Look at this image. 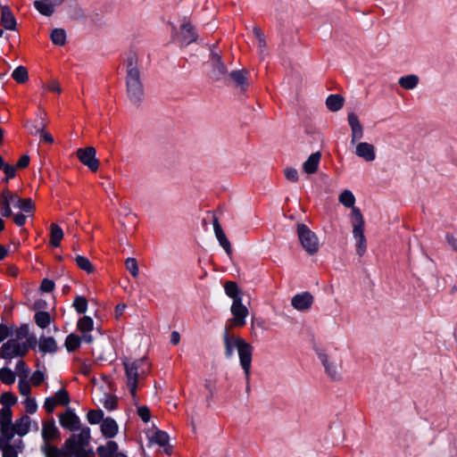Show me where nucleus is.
<instances>
[{
  "mask_svg": "<svg viewBox=\"0 0 457 457\" xmlns=\"http://www.w3.org/2000/svg\"><path fill=\"white\" fill-rule=\"evenodd\" d=\"M54 399L57 404L62 406H67L71 402L69 392L64 388H61L55 393Z\"/></svg>",
  "mask_w": 457,
  "mask_h": 457,
  "instance_id": "de8ad7c7",
  "label": "nucleus"
},
{
  "mask_svg": "<svg viewBox=\"0 0 457 457\" xmlns=\"http://www.w3.org/2000/svg\"><path fill=\"white\" fill-rule=\"evenodd\" d=\"M119 450V445L115 441L109 440L106 445H100L96 448V453L100 457H113Z\"/></svg>",
  "mask_w": 457,
  "mask_h": 457,
  "instance_id": "a878e982",
  "label": "nucleus"
},
{
  "mask_svg": "<svg viewBox=\"0 0 457 457\" xmlns=\"http://www.w3.org/2000/svg\"><path fill=\"white\" fill-rule=\"evenodd\" d=\"M230 311L234 317L235 326L244 327L246 322L245 318L248 315V309L243 304L242 299L233 301Z\"/></svg>",
  "mask_w": 457,
  "mask_h": 457,
  "instance_id": "9b49d317",
  "label": "nucleus"
},
{
  "mask_svg": "<svg viewBox=\"0 0 457 457\" xmlns=\"http://www.w3.org/2000/svg\"><path fill=\"white\" fill-rule=\"evenodd\" d=\"M137 415L140 417L143 422H148L151 419V412L149 407L146 405L138 406Z\"/></svg>",
  "mask_w": 457,
  "mask_h": 457,
  "instance_id": "5fc2aeb1",
  "label": "nucleus"
},
{
  "mask_svg": "<svg viewBox=\"0 0 457 457\" xmlns=\"http://www.w3.org/2000/svg\"><path fill=\"white\" fill-rule=\"evenodd\" d=\"M81 342L82 338L79 335L71 333L66 337L64 345L69 353H73L80 347Z\"/></svg>",
  "mask_w": 457,
  "mask_h": 457,
  "instance_id": "7c9ffc66",
  "label": "nucleus"
},
{
  "mask_svg": "<svg viewBox=\"0 0 457 457\" xmlns=\"http://www.w3.org/2000/svg\"><path fill=\"white\" fill-rule=\"evenodd\" d=\"M50 38L54 45L62 46L66 43V32L63 29H54L50 34Z\"/></svg>",
  "mask_w": 457,
  "mask_h": 457,
  "instance_id": "c9c22d12",
  "label": "nucleus"
},
{
  "mask_svg": "<svg viewBox=\"0 0 457 457\" xmlns=\"http://www.w3.org/2000/svg\"><path fill=\"white\" fill-rule=\"evenodd\" d=\"M136 364L137 362H129L128 360L123 361L127 377V385L133 400H136L137 398L138 378L139 376L142 375L139 369L137 368Z\"/></svg>",
  "mask_w": 457,
  "mask_h": 457,
  "instance_id": "0eeeda50",
  "label": "nucleus"
},
{
  "mask_svg": "<svg viewBox=\"0 0 457 457\" xmlns=\"http://www.w3.org/2000/svg\"><path fill=\"white\" fill-rule=\"evenodd\" d=\"M94 455H95V453H94L93 449L86 450L85 447H78L74 451L72 456H74V457H94Z\"/></svg>",
  "mask_w": 457,
  "mask_h": 457,
  "instance_id": "052dcab7",
  "label": "nucleus"
},
{
  "mask_svg": "<svg viewBox=\"0 0 457 457\" xmlns=\"http://www.w3.org/2000/svg\"><path fill=\"white\" fill-rule=\"evenodd\" d=\"M94 328V320L89 316H83L78 320L77 328L81 333L90 332Z\"/></svg>",
  "mask_w": 457,
  "mask_h": 457,
  "instance_id": "58836bf2",
  "label": "nucleus"
},
{
  "mask_svg": "<svg viewBox=\"0 0 457 457\" xmlns=\"http://www.w3.org/2000/svg\"><path fill=\"white\" fill-rule=\"evenodd\" d=\"M170 436L163 430L157 429L151 438V441L160 446H165L169 443Z\"/></svg>",
  "mask_w": 457,
  "mask_h": 457,
  "instance_id": "a19ab883",
  "label": "nucleus"
},
{
  "mask_svg": "<svg viewBox=\"0 0 457 457\" xmlns=\"http://www.w3.org/2000/svg\"><path fill=\"white\" fill-rule=\"evenodd\" d=\"M42 451L46 457H72L73 455V451H71V447L66 446V441L61 449L49 443H45L42 446Z\"/></svg>",
  "mask_w": 457,
  "mask_h": 457,
  "instance_id": "f8f14e48",
  "label": "nucleus"
},
{
  "mask_svg": "<svg viewBox=\"0 0 457 457\" xmlns=\"http://www.w3.org/2000/svg\"><path fill=\"white\" fill-rule=\"evenodd\" d=\"M16 371L21 378L26 379L30 370L26 362L20 360L16 363Z\"/></svg>",
  "mask_w": 457,
  "mask_h": 457,
  "instance_id": "864d4df0",
  "label": "nucleus"
},
{
  "mask_svg": "<svg viewBox=\"0 0 457 457\" xmlns=\"http://www.w3.org/2000/svg\"><path fill=\"white\" fill-rule=\"evenodd\" d=\"M104 407L108 411L116 410L118 407V397L114 395H105L103 402Z\"/></svg>",
  "mask_w": 457,
  "mask_h": 457,
  "instance_id": "8fccbe9b",
  "label": "nucleus"
},
{
  "mask_svg": "<svg viewBox=\"0 0 457 457\" xmlns=\"http://www.w3.org/2000/svg\"><path fill=\"white\" fill-rule=\"evenodd\" d=\"M24 127L29 134L37 136L46 128V123L42 114L40 113L34 121L27 120Z\"/></svg>",
  "mask_w": 457,
  "mask_h": 457,
  "instance_id": "393cba45",
  "label": "nucleus"
},
{
  "mask_svg": "<svg viewBox=\"0 0 457 457\" xmlns=\"http://www.w3.org/2000/svg\"><path fill=\"white\" fill-rule=\"evenodd\" d=\"M12 409L2 408L0 410V425H12Z\"/></svg>",
  "mask_w": 457,
  "mask_h": 457,
  "instance_id": "3c124183",
  "label": "nucleus"
},
{
  "mask_svg": "<svg viewBox=\"0 0 457 457\" xmlns=\"http://www.w3.org/2000/svg\"><path fill=\"white\" fill-rule=\"evenodd\" d=\"M339 202L345 207L352 208V210L355 207V197L350 190L346 189L340 194Z\"/></svg>",
  "mask_w": 457,
  "mask_h": 457,
  "instance_id": "c03bdc74",
  "label": "nucleus"
},
{
  "mask_svg": "<svg viewBox=\"0 0 457 457\" xmlns=\"http://www.w3.org/2000/svg\"><path fill=\"white\" fill-rule=\"evenodd\" d=\"M345 98L338 94H331L326 99V106L331 112H337L344 106Z\"/></svg>",
  "mask_w": 457,
  "mask_h": 457,
  "instance_id": "bb28decb",
  "label": "nucleus"
},
{
  "mask_svg": "<svg viewBox=\"0 0 457 457\" xmlns=\"http://www.w3.org/2000/svg\"><path fill=\"white\" fill-rule=\"evenodd\" d=\"M13 426L15 428L16 434L20 436H24L29 431L30 418L28 415H23L19 420H16Z\"/></svg>",
  "mask_w": 457,
  "mask_h": 457,
  "instance_id": "cd10ccee",
  "label": "nucleus"
},
{
  "mask_svg": "<svg viewBox=\"0 0 457 457\" xmlns=\"http://www.w3.org/2000/svg\"><path fill=\"white\" fill-rule=\"evenodd\" d=\"M212 78L215 80H220L221 78L227 73L228 70L222 60L212 62Z\"/></svg>",
  "mask_w": 457,
  "mask_h": 457,
  "instance_id": "72a5a7b5",
  "label": "nucleus"
},
{
  "mask_svg": "<svg viewBox=\"0 0 457 457\" xmlns=\"http://www.w3.org/2000/svg\"><path fill=\"white\" fill-rule=\"evenodd\" d=\"M12 78L19 84H23L29 80L28 70L24 66H18L12 73Z\"/></svg>",
  "mask_w": 457,
  "mask_h": 457,
  "instance_id": "e433bc0d",
  "label": "nucleus"
},
{
  "mask_svg": "<svg viewBox=\"0 0 457 457\" xmlns=\"http://www.w3.org/2000/svg\"><path fill=\"white\" fill-rule=\"evenodd\" d=\"M101 432L105 438H113L119 432L116 420L111 417L105 418L101 424Z\"/></svg>",
  "mask_w": 457,
  "mask_h": 457,
  "instance_id": "aec40b11",
  "label": "nucleus"
},
{
  "mask_svg": "<svg viewBox=\"0 0 457 457\" xmlns=\"http://www.w3.org/2000/svg\"><path fill=\"white\" fill-rule=\"evenodd\" d=\"M229 329V327L225 326L222 335L225 358L231 359L234 355V350L237 349L240 366L244 370L245 379L248 380L250 379L253 347L244 338L230 335Z\"/></svg>",
  "mask_w": 457,
  "mask_h": 457,
  "instance_id": "f257e3e1",
  "label": "nucleus"
},
{
  "mask_svg": "<svg viewBox=\"0 0 457 457\" xmlns=\"http://www.w3.org/2000/svg\"><path fill=\"white\" fill-rule=\"evenodd\" d=\"M318 357L325 368V371L328 377L333 380H337L340 378L337 367L333 362L328 361V356L322 351H317Z\"/></svg>",
  "mask_w": 457,
  "mask_h": 457,
  "instance_id": "412c9836",
  "label": "nucleus"
},
{
  "mask_svg": "<svg viewBox=\"0 0 457 457\" xmlns=\"http://www.w3.org/2000/svg\"><path fill=\"white\" fill-rule=\"evenodd\" d=\"M35 323L40 328H46L49 327L52 318L48 312L38 311L34 315Z\"/></svg>",
  "mask_w": 457,
  "mask_h": 457,
  "instance_id": "2f4dec72",
  "label": "nucleus"
},
{
  "mask_svg": "<svg viewBox=\"0 0 457 457\" xmlns=\"http://www.w3.org/2000/svg\"><path fill=\"white\" fill-rule=\"evenodd\" d=\"M63 237V231L62 228L55 224L52 223L50 225V245L53 247H58L60 246L61 240Z\"/></svg>",
  "mask_w": 457,
  "mask_h": 457,
  "instance_id": "c756f323",
  "label": "nucleus"
},
{
  "mask_svg": "<svg viewBox=\"0 0 457 457\" xmlns=\"http://www.w3.org/2000/svg\"><path fill=\"white\" fill-rule=\"evenodd\" d=\"M104 413L101 409L89 410L87 414V419L91 425H96L100 422H103V420L105 419L104 418Z\"/></svg>",
  "mask_w": 457,
  "mask_h": 457,
  "instance_id": "79ce46f5",
  "label": "nucleus"
},
{
  "mask_svg": "<svg viewBox=\"0 0 457 457\" xmlns=\"http://www.w3.org/2000/svg\"><path fill=\"white\" fill-rule=\"evenodd\" d=\"M42 437L45 443H49L51 440H60L61 432L55 426V421L51 419L48 421L43 422L42 425Z\"/></svg>",
  "mask_w": 457,
  "mask_h": 457,
  "instance_id": "2eb2a0df",
  "label": "nucleus"
},
{
  "mask_svg": "<svg viewBox=\"0 0 457 457\" xmlns=\"http://www.w3.org/2000/svg\"><path fill=\"white\" fill-rule=\"evenodd\" d=\"M419 77L414 74L406 75L399 79L398 84L401 87L411 90L415 88L419 84Z\"/></svg>",
  "mask_w": 457,
  "mask_h": 457,
  "instance_id": "473e14b6",
  "label": "nucleus"
},
{
  "mask_svg": "<svg viewBox=\"0 0 457 457\" xmlns=\"http://www.w3.org/2000/svg\"><path fill=\"white\" fill-rule=\"evenodd\" d=\"M3 457H18V450L13 445H8L6 449L2 450Z\"/></svg>",
  "mask_w": 457,
  "mask_h": 457,
  "instance_id": "774afa93",
  "label": "nucleus"
},
{
  "mask_svg": "<svg viewBox=\"0 0 457 457\" xmlns=\"http://www.w3.org/2000/svg\"><path fill=\"white\" fill-rule=\"evenodd\" d=\"M355 154L366 162H372L376 158L374 145L366 142H361L356 145Z\"/></svg>",
  "mask_w": 457,
  "mask_h": 457,
  "instance_id": "6ab92c4d",
  "label": "nucleus"
},
{
  "mask_svg": "<svg viewBox=\"0 0 457 457\" xmlns=\"http://www.w3.org/2000/svg\"><path fill=\"white\" fill-rule=\"evenodd\" d=\"M297 235L303 248L311 255L319 251V240L314 232H312L305 224H297Z\"/></svg>",
  "mask_w": 457,
  "mask_h": 457,
  "instance_id": "20e7f679",
  "label": "nucleus"
},
{
  "mask_svg": "<svg viewBox=\"0 0 457 457\" xmlns=\"http://www.w3.org/2000/svg\"><path fill=\"white\" fill-rule=\"evenodd\" d=\"M126 87L129 100L139 105L144 96V87L141 80V72L137 65V54L131 53L126 61Z\"/></svg>",
  "mask_w": 457,
  "mask_h": 457,
  "instance_id": "f03ea898",
  "label": "nucleus"
},
{
  "mask_svg": "<svg viewBox=\"0 0 457 457\" xmlns=\"http://www.w3.org/2000/svg\"><path fill=\"white\" fill-rule=\"evenodd\" d=\"M353 234L356 239V253L362 256L366 252V237L364 236V220L361 210L353 207L352 213Z\"/></svg>",
  "mask_w": 457,
  "mask_h": 457,
  "instance_id": "7ed1b4c3",
  "label": "nucleus"
},
{
  "mask_svg": "<svg viewBox=\"0 0 457 457\" xmlns=\"http://www.w3.org/2000/svg\"><path fill=\"white\" fill-rule=\"evenodd\" d=\"M54 289V282L49 278H44L40 285V290L45 293H51Z\"/></svg>",
  "mask_w": 457,
  "mask_h": 457,
  "instance_id": "e2e57ef3",
  "label": "nucleus"
},
{
  "mask_svg": "<svg viewBox=\"0 0 457 457\" xmlns=\"http://www.w3.org/2000/svg\"><path fill=\"white\" fill-rule=\"evenodd\" d=\"M12 334V328L3 323L0 324V343Z\"/></svg>",
  "mask_w": 457,
  "mask_h": 457,
  "instance_id": "69168bd1",
  "label": "nucleus"
},
{
  "mask_svg": "<svg viewBox=\"0 0 457 457\" xmlns=\"http://www.w3.org/2000/svg\"><path fill=\"white\" fill-rule=\"evenodd\" d=\"M15 373L7 367L0 369V380L5 385H12L15 382Z\"/></svg>",
  "mask_w": 457,
  "mask_h": 457,
  "instance_id": "37998d69",
  "label": "nucleus"
},
{
  "mask_svg": "<svg viewBox=\"0 0 457 457\" xmlns=\"http://www.w3.org/2000/svg\"><path fill=\"white\" fill-rule=\"evenodd\" d=\"M347 120L352 130L351 144L353 145L363 137V127L354 112L348 113Z\"/></svg>",
  "mask_w": 457,
  "mask_h": 457,
  "instance_id": "4468645a",
  "label": "nucleus"
},
{
  "mask_svg": "<svg viewBox=\"0 0 457 457\" xmlns=\"http://www.w3.org/2000/svg\"><path fill=\"white\" fill-rule=\"evenodd\" d=\"M126 269L129 271L132 277L137 278L138 276V265L135 258L129 257L125 261Z\"/></svg>",
  "mask_w": 457,
  "mask_h": 457,
  "instance_id": "09e8293b",
  "label": "nucleus"
},
{
  "mask_svg": "<svg viewBox=\"0 0 457 457\" xmlns=\"http://www.w3.org/2000/svg\"><path fill=\"white\" fill-rule=\"evenodd\" d=\"M45 380V374L40 370H36L31 376V383L34 386H40Z\"/></svg>",
  "mask_w": 457,
  "mask_h": 457,
  "instance_id": "680f3d73",
  "label": "nucleus"
},
{
  "mask_svg": "<svg viewBox=\"0 0 457 457\" xmlns=\"http://www.w3.org/2000/svg\"><path fill=\"white\" fill-rule=\"evenodd\" d=\"M0 24L7 30L17 29V21L13 12L8 5L1 7V20Z\"/></svg>",
  "mask_w": 457,
  "mask_h": 457,
  "instance_id": "f3484780",
  "label": "nucleus"
},
{
  "mask_svg": "<svg viewBox=\"0 0 457 457\" xmlns=\"http://www.w3.org/2000/svg\"><path fill=\"white\" fill-rule=\"evenodd\" d=\"M25 410L28 413L33 414L37 411V404L34 398L27 397L24 401Z\"/></svg>",
  "mask_w": 457,
  "mask_h": 457,
  "instance_id": "4d7b16f0",
  "label": "nucleus"
},
{
  "mask_svg": "<svg viewBox=\"0 0 457 457\" xmlns=\"http://www.w3.org/2000/svg\"><path fill=\"white\" fill-rule=\"evenodd\" d=\"M33 5L40 14L49 17L54 12V7L59 4H55L52 0H36Z\"/></svg>",
  "mask_w": 457,
  "mask_h": 457,
  "instance_id": "5701e85b",
  "label": "nucleus"
},
{
  "mask_svg": "<svg viewBox=\"0 0 457 457\" xmlns=\"http://www.w3.org/2000/svg\"><path fill=\"white\" fill-rule=\"evenodd\" d=\"M1 436L7 440H12L16 434L13 424L10 425H0Z\"/></svg>",
  "mask_w": 457,
  "mask_h": 457,
  "instance_id": "603ef678",
  "label": "nucleus"
},
{
  "mask_svg": "<svg viewBox=\"0 0 457 457\" xmlns=\"http://www.w3.org/2000/svg\"><path fill=\"white\" fill-rule=\"evenodd\" d=\"M285 177L288 181L297 182L299 179L298 171L296 169L290 167L285 170Z\"/></svg>",
  "mask_w": 457,
  "mask_h": 457,
  "instance_id": "13d9d810",
  "label": "nucleus"
},
{
  "mask_svg": "<svg viewBox=\"0 0 457 457\" xmlns=\"http://www.w3.org/2000/svg\"><path fill=\"white\" fill-rule=\"evenodd\" d=\"M17 401V396H15L11 392H4L0 397V403L3 405V408L11 409V407L14 405Z\"/></svg>",
  "mask_w": 457,
  "mask_h": 457,
  "instance_id": "49530a36",
  "label": "nucleus"
},
{
  "mask_svg": "<svg viewBox=\"0 0 457 457\" xmlns=\"http://www.w3.org/2000/svg\"><path fill=\"white\" fill-rule=\"evenodd\" d=\"M16 339H23L29 336V327L27 324H22L15 330Z\"/></svg>",
  "mask_w": 457,
  "mask_h": 457,
  "instance_id": "0e129e2a",
  "label": "nucleus"
},
{
  "mask_svg": "<svg viewBox=\"0 0 457 457\" xmlns=\"http://www.w3.org/2000/svg\"><path fill=\"white\" fill-rule=\"evenodd\" d=\"M136 364L137 362H129L128 360L123 361L127 377V385L133 400H136L137 398L138 378L139 376L142 375L139 369L137 368Z\"/></svg>",
  "mask_w": 457,
  "mask_h": 457,
  "instance_id": "423d86ee",
  "label": "nucleus"
},
{
  "mask_svg": "<svg viewBox=\"0 0 457 457\" xmlns=\"http://www.w3.org/2000/svg\"><path fill=\"white\" fill-rule=\"evenodd\" d=\"M181 46H187L193 42H196L197 34L195 28L190 22H184L180 27Z\"/></svg>",
  "mask_w": 457,
  "mask_h": 457,
  "instance_id": "a211bd4d",
  "label": "nucleus"
},
{
  "mask_svg": "<svg viewBox=\"0 0 457 457\" xmlns=\"http://www.w3.org/2000/svg\"><path fill=\"white\" fill-rule=\"evenodd\" d=\"M212 225H213L215 237H216L217 240L219 241L220 245L224 249V251L226 252V253L228 256H231L232 255L231 244H230L229 240L228 239L225 232L223 231L217 217H213Z\"/></svg>",
  "mask_w": 457,
  "mask_h": 457,
  "instance_id": "ddd939ff",
  "label": "nucleus"
},
{
  "mask_svg": "<svg viewBox=\"0 0 457 457\" xmlns=\"http://www.w3.org/2000/svg\"><path fill=\"white\" fill-rule=\"evenodd\" d=\"M28 353L25 343H19L17 339H9L1 347L0 358L11 360L14 357H23Z\"/></svg>",
  "mask_w": 457,
  "mask_h": 457,
  "instance_id": "39448f33",
  "label": "nucleus"
},
{
  "mask_svg": "<svg viewBox=\"0 0 457 457\" xmlns=\"http://www.w3.org/2000/svg\"><path fill=\"white\" fill-rule=\"evenodd\" d=\"M321 158L320 152L312 153L303 162V169L307 174H313L318 170L319 163Z\"/></svg>",
  "mask_w": 457,
  "mask_h": 457,
  "instance_id": "b1692460",
  "label": "nucleus"
},
{
  "mask_svg": "<svg viewBox=\"0 0 457 457\" xmlns=\"http://www.w3.org/2000/svg\"><path fill=\"white\" fill-rule=\"evenodd\" d=\"M39 352L43 353H54L58 351L56 340L53 337L42 335L38 341Z\"/></svg>",
  "mask_w": 457,
  "mask_h": 457,
  "instance_id": "4be33fe9",
  "label": "nucleus"
},
{
  "mask_svg": "<svg viewBox=\"0 0 457 457\" xmlns=\"http://www.w3.org/2000/svg\"><path fill=\"white\" fill-rule=\"evenodd\" d=\"M96 151L93 146L79 148L77 156L80 162L87 166L91 171H96L99 168V161L96 157Z\"/></svg>",
  "mask_w": 457,
  "mask_h": 457,
  "instance_id": "6e6552de",
  "label": "nucleus"
},
{
  "mask_svg": "<svg viewBox=\"0 0 457 457\" xmlns=\"http://www.w3.org/2000/svg\"><path fill=\"white\" fill-rule=\"evenodd\" d=\"M56 404L55 399L49 396L45 399L44 408L47 413H52L54 411Z\"/></svg>",
  "mask_w": 457,
  "mask_h": 457,
  "instance_id": "338daca9",
  "label": "nucleus"
},
{
  "mask_svg": "<svg viewBox=\"0 0 457 457\" xmlns=\"http://www.w3.org/2000/svg\"><path fill=\"white\" fill-rule=\"evenodd\" d=\"M87 300L83 295H77L73 301L72 306L79 314L86 313L87 310Z\"/></svg>",
  "mask_w": 457,
  "mask_h": 457,
  "instance_id": "a18cd8bd",
  "label": "nucleus"
},
{
  "mask_svg": "<svg viewBox=\"0 0 457 457\" xmlns=\"http://www.w3.org/2000/svg\"><path fill=\"white\" fill-rule=\"evenodd\" d=\"M59 422L63 428L71 431H76L80 428V419L70 407L67 408L65 412L60 414Z\"/></svg>",
  "mask_w": 457,
  "mask_h": 457,
  "instance_id": "9d476101",
  "label": "nucleus"
},
{
  "mask_svg": "<svg viewBox=\"0 0 457 457\" xmlns=\"http://www.w3.org/2000/svg\"><path fill=\"white\" fill-rule=\"evenodd\" d=\"M248 71L246 70H236L232 71L229 73V77L236 83V85L241 87L242 90H245L247 86V79L246 74Z\"/></svg>",
  "mask_w": 457,
  "mask_h": 457,
  "instance_id": "c85d7f7f",
  "label": "nucleus"
},
{
  "mask_svg": "<svg viewBox=\"0 0 457 457\" xmlns=\"http://www.w3.org/2000/svg\"><path fill=\"white\" fill-rule=\"evenodd\" d=\"M75 261L76 264L80 270L86 271L88 274L94 272L95 268L88 258L82 255H77Z\"/></svg>",
  "mask_w": 457,
  "mask_h": 457,
  "instance_id": "ea45409f",
  "label": "nucleus"
},
{
  "mask_svg": "<svg viewBox=\"0 0 457 457\" xmlns=\"http://www.w3.org/2000/svg\"><path fill=\"white\" fill-rule=\"evenodd\" d=\"M17 207L26 213H32L36 210L35 204L31 198H21L19 195L16 196Z\"/></svg>",
  "mask_w": 457,
  "mask_h": 457,
  "instance_id": "4c0bfd02",
  "label": "nucleus"
},
{
  "mask_svg": "<svg viewBox=\"0 0 457 457\" xmlns=\"http://www.w3.org/2000/svg\"><path fill=\"white\" fill-rule=\"evenodd\" d=\"M91 439L90 428L84 427L79 434H72L66 441V446H70L71 451H75L78 447H87Z\"/></svg>",
  "mask_w": 457,
  "mask_h": 457,
  "instance_id": "1a4fd4ad",
  "label": "nucleus"
},
{
  "mask_svg": "<svg viewBox=\"0 0 457 457\" xmlns=\"http://www.w3.org/2000/svg\"><path fill=\"white\" fill-rule=\"evenodd\" d=\"M31 388L29 381L27 379L20 378L19 381V392L21 395H29L30 394Z\"/></svg>",
  "mask_w": 457,
  "mask_h": 457,
  "instance_id": "bf43d9fd",
  "label": "nucleus"
},
{
  "mask_svg": "<svg viewBox=\"0 0 457 457\" xmlns=\"http://www.w3.org/2000/svg\"><path fill=\"white\" fill-rule=\"evenodd\" d=\"M226 295L233 301L242 299L241 291L235 281H227L224 285Z\"/></svg>",
  "mask_w": 457,
  "mask_h": 457,
  "instance_id": "f704fd0d",
  "label": "nucleus"
},
{
  "mask_svg": "<svg viewBox=\"0 0 457 457\" xmlns=\"http://www.w3.org/2000/svg\"><path fill=\"white\" fill-rule=\"evenodd\" d=\"M0 205L2 206L1 214L3 217L8 218L12 215L11 209V199L0 200Z\"/></svg>",
  "mask_w": 457,
  "mask_h": 457,
  "instance_id": "6e6d98bb",
  "label": "nucleus"
},
{
  "mask_svg": "<svg viewBox=\"0 0 457 457\" xmlns=\"http://www.w3.org/2000/svg\"><path fill=\"white\" fill-rule=\"evenodd\" d=\"M313 303V296L309 292L295 295L291 301L292 306L298 311L308 310Z\"/></svg>",
  "mask_w": 457,
  "mask_h": 457,
  "instance_id": "dca6fc26",
  "label": "nucleus"
}]
</instances>
